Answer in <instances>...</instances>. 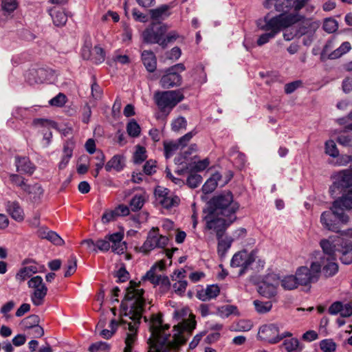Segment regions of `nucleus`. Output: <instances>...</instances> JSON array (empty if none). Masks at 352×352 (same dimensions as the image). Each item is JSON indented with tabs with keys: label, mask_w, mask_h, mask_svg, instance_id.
<instances>
[{
	"label": "nucleus",
	"mask_w": 352,
	"mask_h": 352,
	"mask_svg": "<svg viewBox=\"0 0 352 352\" xmlns=\"http://www.w3.org/2000/svg\"><path fill=\"white\" fill-rule=\"evenodd\" d=\"M126 131L130 136L135 138L140 135V127L135 120H132L127 124Z\"/></svg>",
	"instance_id": "nucleus-44"
},
{
	"label": "nucleus",
	"mask_w": 352,
	"mask_h": 352,
	"mask_svg": "<svg viewBox=\"0 0 352 352\" xmlns=\"http://www.w3.org/2000/svg\"><path fill=\"white\" fill-rule=\"evenodd\" d=\"M96 159L97 160L98 162L96 164L95 173L94 175L95 177H96L98 175L100 170L104 166L105 156L102 152L98 151L96 153Z\"/></svg>",
	"instance_id": "nucleus-54"
},
{
	"label": "nucleus",
	"mask_w": 352,
	"mask_h": 352,
	"mask_svg": "<svg viewBox=\"0 0 352 352\" xmlns=\"http://www.w3.org/2000/svg\"><path fill=\"white\" fill-rule=\"evenodd\" d=\"M328 257H320V263L322 265V274L324 278H327L335 276L338 272V265L335 262L331 256L327 255Z\"/></svg>",
	"instance_id": "nucleus-20"
},
{
	"label": "nucleus",
	"mask_w": 352,
	"mask_h": 352,
	"mask_svg": "<svg viewBox=\"0 0 352 352\" xmlns=\"http://www.w3.org/2000/svg\"><path fill=\"white\" fill-rule=\"evenodd\" d=\"M124 166V162L123 157L120 155H116L108 161L104 168L107 172H110L112 169L120 172L123 169Z\"/></svg>",
	"instance_id": "nucleus-30"
},
{
	"label": "nucleus",
	"mask_w": 352,
	"mask_h": 352,
	"mask_svg": "<svg viewBox=\"0 0 352 352\" xmlns=\"http://www.w3.org/2000/svg\"><path fill=\"white\" fill-rule=\"evenodd\" d=\"M336 40V38L334 36L327 40L320 52V59L321 61H326L328 59H337L351 50V43L345 41L339 47L329 52L334 47Z\"/></svg>",
	"instance_id": "nucleus-11"
},
{
	"label": "nucleus",
	"mask_w": 352,
	"mask_h": 352,
	"mask_svg": "<svg viewBox=\"0 0 352 352\" xmlns=\"http://www.w3.org/2000/svg\"><path fill=\"white\" fill-rule=\"evenodd\" d=\"M38 237L46 239L55 245L60 246L65 243L64 240L54 231L46 227H41L37 230Z\"/></svg>",
	"instance_id": "nucleus-21"
},
{
	"label": "nucleus",
	"mask_w": 352,
	"mask_h": 352,
	"mask_svg": "<svg viewBox=\"0 0 352 352\" xmlns=\"http://www.w3.org/2000/svg\"><path fill=\"white\" fill-rule=\"evenodd\" d=\"M109 349V345L106 342H97L90 345L89 352L104 351Z\"/></svg>",
	"instance_id": "nucleus-53"
},
{
	"label": "nucleus",
	"mask_w": 352,
	"mask_h": 352,
	"mask_svg": "<svg viewBox=\"0 0 352 352\" xmlns=\"http://www.w3.org/2000/svg\"><path fill=\"white\" fill-rule=\"evenodd\" d=\"M322 274V265L320 261L312 262L309 267V284L318 282Z\"/></svg>",
	"instance_id": "nucleus-35"
},
{
	"label": "nucleus",
	"mask_w": 352,
	"mask_h": 352,
	"mask_svg": "<svg viewBox=\"0 0 352 352\" xmlns=\"http://www.w3.org/2000/svg\"><path fill=\"white\" fill-rule=\"evenodd\" d=\"M144 292L142 289L138 288L136 283L130 281L124 299L121 302L120 325L129 331L125 339V347L132 349V344L136 340L145 304Z\"/></svg>",
	"instance_id": "nucleus-3"
},
{
	"label": "nucleus",
	"mask_w": 352,
	"mask_h": 352,
	"mask_svg": "<svg viewBox=\"0 0 352 352\" xmlns=\"http://www.w3.org/2000/svg\"><path fill=\"white\" fill-rule=\"evenodd\" d=\"M10 178L12 183H13L16 186L20 187L23 190H25V187H26L28 185L25 183V178L19 175L12 174L10 176Z\"/></svg>",
	"instance_id": "nucleus-56"
},
{
	"label": "nucleus",
	"mask_w": 352,
	"mask_h": 352,
	"mask_svg": "<svg viewBox=\"0 0 352 352\" xmlns=\"http://www.w3.org/2000/svg\"><path fill=\"white\" fill-rule=\"evenodd\" d=\"M146 157L145 148L141 146H138L133 155L134 163L140 164L146 159Z\"/></svg>",
	"instance_id": "nucleus-48"
},
{
	"label": "nucleus",
	"mask_w": 352,
	"mask_h": 352,
	"mask_svg": "<svg viewBox=\"0 0 352 352\" xmlns=\"http://www.w3.org/2000/svg\"><path fill=\"white\" fill-rule=\"evenodd\" d=\"M196 321L195 320H187L184 322L181 325L178 327L177 332L174 334H179L183 338H185L186 342L188 340V337L192 334V331L195 329Z\"/></svg>",
	"instance_id": "nucleus-27"
},
{
	"label": "nucleus",
	"mask_w": 352,
	"mask_h": 352,
	"mask_svg": "<svg viewBox=\"0 0 352 352\" xmlns=\"http://www.w3.org/2000/svg\"><path fill=\"white\" fill-rule=\"evenodd\" d=\"M282 346L287 352H301L304 346L296 338L287 337L284 338Z\"/></svg>",
	"instance_id": "nucleus-26"
},
{
	"label": "nucleus",
	"mask_w": 352,
	"mask_h": 352,
	"mask_svg": "<svg viewBox=\"0 0 352 352\" xmlns=\"http://www.w3.org/2000/svg\"><path fill=\"white\" fill-rule=\"evenodd\" d=\"M220 294V288L217 285H210L205 289L197 291V297L202 301H207L217 298Z\"/></svg>",
	"instance_id": "nucleus-23"
},
{
	"label": "nucleus",
	"mask_w": 352,
	"mask_h": 352,
	"mask_svg": "<svg viewBox=\"0 0 352 352\" xmlns=\"http://www.w3.org/2000/svg\"><path fill=\"white\" fill-rule=\"evenodd\" d=\"M1 6L3 16L8 19L12 17V13L18 8L19 2L17 0H1Z\"/></svg>",
	"instance_id": "nucleus-29"
},
{
	"label": "nucleus",
	"mask_w": 352,
	"mask_h": 352,
	"mask_svg": "<svg viewBox=\"0 0 352 352\" xmlns=\"http://www.w3.org/2000/svg\"><path fill=\"white\" fill-rule=\"evenodd\" d=\"M218 240L217 253L221 258L225 257L227 252L230 248L233 239L230 236H220Z\"/></svg>",
	"instance_id": "nucleus-33"
},
{
	"label": "nucleus",
	"mask_w": 352,
	"mask_h": 352,
	"mask_svg": "<svg viewBox=\"0 0 352 352\" xmlns=\"http://www.w3.org/2000/svg\"><path fill=\"white\" fill-rule=\"evenodd\" d=\"M104 59L105 52L104 50L98 45L95 46L91 52V60L96 64H99L102 63Z\"/></svg>",
	"instance_id": "nucleus-41"
},
{
	"label": "nucleus",
	"mask_w": 352,
	"mask_h": 352,
	"mask_svg": "<svg viewBox=\"0 0 352 352\" xmlns=\"http://www.w3.org/2000/svg\"><path fill=\"white\" fill-rule=\"evenodd\" d=\"M258 292L263 296L270 298L276 294L277 289L274 286L270 285L263 280L258 286Z\"/></svg>",
	"instance_id": "nucleus-37"
},
{
	"label": "nucleus",
	"mask_w": 352,
	"mask_h": 352,
	"mask_svg": "<svg viewBox=\"0 0 352 352\" xmlns=\"http://www.w3.org/2000/svg\"><path fill=\"white\" fill-rule=\"evenodd\" d=\"M186 120L184 117H179L172 122V130L174 131H178L182 129H186Z\"/></svg>",
	"instance_id": "nucleus-57"
},
{
	"label": "nucleus",
	"mask_w": 352,
	"mask_h": 352,
	"mask_svg": "<svg viewBox=\"0 0 352 352\" xmlns=\"http://www.w3.org/2000/svg\"><path fill=\"white\" fill-rule=\"evenodd\" d=\"M6 208L8 213L16 221H22L24 219V212L18 201H8Z\"/></svg>",
	"instance_id": "nucleus-24"
},
{
	"label": "nucleus",
	"mask_w": 352,
	"mask_h": 352,
	"mask_svg": "<svg viewBox=\"0 0 352 352\" xmlns=\"http://www.w3.org/2000/svg\"><path fill=\"white\" fill-rule=\"evenodd\" d=\"M307 3L308 0H264L263 5L265 8L274 10L280 14L273 17H270L267 14L257 21L258 28L266 32L258 37L257 45L262 46L283 30L298 22L304 21L305 16L299 11Z\"/></svg>",
	"instance_id": "nucleus-1"
},
{
	"label": "nucleus",
	"mask_w": 352,
	"mask_h": 352,
	"mask_svg": "<svg viewBox=\"0 0 352 352\" xmlns=\"http://www.w3.org/2000/svg\"><path fill=\"white\" fill-rule=\"evenodd\" d=\"M179 37L176 31L170 32L166 36H164L162 41V48H166L168 43H173Z\"/></svg>",
	"instance_id": "nucleus-55"
},
{
	"label": "nucleus",
	"mask_w": 352,
	"mask_h": 352,
	"mask_svg": "<svg viewBox=\"0 0 352 352\" xmlns=\"http://www.w3.org/2000/svg\"><path fill=\"white\" fill-rule=\"evenodd\" d=\"M256 311L259 314H265L270 311L272 307L271 301L263 302L258 300H255L253 302Z\"/></svg>",
	"instance_id": "nucleus-42"
},
{
	"label": "nucleus",
	"mask_w": 352,
	"mask_h": 352,
	"mask_svg": "<svg viewBox=\"0 0 352 352\" xmlns=\"http://www.w3.org/2000/svg\"><path fill=\"white\" fill-rule=\"evenodd\" d=\"M217 186V183H215L214 181H212V179L209 178L203 185L202 191L205 194H208L214 190Z\"/></svg>",
	"instance_id": "nucleus-62"
},
{
	"label": "nucleus",
	"mask_w": 352,
	"mask_h": 352,
	"mask_svg": "<svg viewBox=\"0 0 352 352\" xmlns=\"http://www.w3.org/2000/svg\"><path fill=\"white\" fill-rule=\"evenodd\" d=\"M252 327V323L250 320H240L230 327V331L236 332L248 331Z\"/></svg>",
	"instance_id": "nucleus-39"
},
{
	"label": "nucleus",
	"mask_w": 352,
	"mask_h": 352,
	"mask_svg": "<svg viewBox=\"0 0 352 352\" xmlns=\"http://www.w3.org/2000/svg\"><path fill=\"white\" fill-rule=\"evenodd\" d=\"M155 266H153L142 277V279L148 280L153 285L156 284L159 276L155 275Z\"/></svg>",
	"instance_id": "nucleus-61"
},
{
	"label": "nucleus",
	"mask_w": 352,
	"mask_h": 352,
	"mask_svg": "<svg viewBox=\"0 0 352 352\" xmlns=\"http://www.w3.org/2000/svg\"><path fill=\"white\" fill-rule=\"evenodd\" d=\"M120 325V320L119 321H117L115 319H113L111 320L109 327L111 330L109 329H102L100 332V335L105 338V339H109L111 338L114 333L116 331L118 327Z\"/></svg>",
	"instance_id": "nucleus-40"
},
{
	"label": "nucleus",
	"mask_w": 352,
	"mask_h": 352,
	"mask_svg": "<svg viewBox=\"0 0 352 352\" xmlns=\"http://www.w3.org/2000/svg\"><path fill=\"white\" fill-rule=\"evenodd\" d=\"M320 347L323 352H334L336 344L331 339H324L320 341Z\"/></svg>",
	"instance_id": "nucleus-46"
},
{
	"label": "nucleus",
	"mask_w": 352,
	"mask_h": 352,
	"mask_svg": "<svg viewBox=\"0 0 352 352\" xmlns=\"http://www.w3.org/2000/svg\"><path fill=\"white\" fill-rule=\"evenodd\" d=\"M239 209V204L234 200L232 193L230 191H224L209 201L207 211L236 220V213Z\"/></svg>",
	"instance_id": "nucleus-5"
},
{
	"label": "nucleus",
	"mask_w": 352,
	"mask_h": 352,
	"mask_svg": "<svg viewBox=\"0 0 352 352\" xmlns=\"http://www.w3.org/2000/svg\"><path fill=\"white\" fill-rule=\"evenodd\" d=\"M169 190L161 186H157L155 190V195L158 202L169 195Z\"/></svg>",
	"instance_id": "nucleus-64"
},
{
	"label": "nucleus",
	"mask_w": 352,
	"mask_h": 352,
	"mask_svg": "<svg viewBox=\"0 0 352 352\" xmlns=\"http://www.w3.org/2000/svg\"><path fill=\"white\" fill-rule=\"evenodd\" d=\"M77 267V260L75 256L72 255L67 261V270L64 274L65 277H69L73 274Z\"/></svg>",
	"instance_id": "nucleus-47"
},
{
	"label": "nucleus",
	"mask_w": 352,
	"mask_h": 352,
	"mask_svg": "<svg viewBox=\"0 0 352 352\" xmlns=\"http://www.w3.org/2000/svg\"><path fill=\"white\" fill-rule=\"evenodd\" d=\"M188 283L184 280H179L177 283L173 285V287L176 294L182 295L186 289Z\"/></svg>",
	"instance_id": "nucleus-59"
},
{
	"label": "nucleus",
	"mask_w": 352,
	"mask_h": 352,
	"mask_svg": "<svg viewBox=\"0 0 352 352\" xmlns=\"http://www.w3.org/2000/svg\"><path fill=\"white\" fill-rule=\"evenodd\" d=\"M146 200L145 193L135 194L129 202L130 209L133 212H137L142 209Z\"/></svg>",
	"instance_id": "nucleus-34"
},
{
	"label": "nucleus",
	"mask_w": 352,
	"mask_h": 352,
	"mask_svg": "<svg viewBox=\"0 0 352 352\" xmlns=\"http://www.w3.org/2000/svg\"><path fill=\"white\" fill-rule=\"evenodd\" d=\"M256 258V251L252 250L250 253L246 251H241L234 254L230 265L232 267H241L239 274L241 276L245 273Z\"/></svg>",
	"instance_id": "nucleus-16"
},
{
	"label": "nucleus",
	"mask_w": 352,
	"mask_h": 352,
	"mask_svg": "<svg viewBox=\"0 0 352 352\" xmlns=\"http://www.w3.org/2000/svg\"><path fill=\"white\" fill-rule=\"evenodd\" d=\"M168 328L169 325L163 326L161 314L152 316L149 327L151 337L148 340V352H170V349L178 348L186 343L185 338L179 334H176L170 340V334L165 331V329Z\"/></svg>",
	"instance_id": "nucleus-4"
},
{
	"label": "nucleus",
	"mask_w": 352,
	"mask_h": 352,
	"mask_svg": "<svg viewBox=\"0 0 352 352\" xmlns=\"http://www.w3.org/2000/svg\"><path fill=\"white\" fill-rule=\"evenodd\" d=\"M142 61L148 72H153L157 67V58L151 50H144L142 52Z\"/></svg>",
	"instance_id": "nucleus-25"
},
{
	"label": "nucleus",
	"mask_w": 352,
	"mask_h": 352,
	"mask_svg": "<svg viewBox=\"0 0 352 352\" xmlns=\"http://www.w3.org/2000/svg\"><path fill=\"white\" fill-rule=\"evenodd\" d=\"M320 221L325 228L339 234L320 241V245L324 254L336 260V254L339 253L340 260L343 264L352 263V241L344 238L346 236L352 239V228L341 230L340 225L342 223L338 219H335L329 211L322 213Z\"/></svg>",
	"instance_id": "nucleus-2"
},
{
	"label": "nucleus",
	"mask_w": 352,
	"mask_h": 352,
	"mask_svg": "<svg viewBox=\"0 0 352 352\" xmlns=\"http://www.w3.org/2000/svg\"><path fill=\"white\" fill-rule=\"evenodd\" d=\"M263 281L270 285L274 286L275 289H277L280 284V276L274 273L268 274L265 276Z\"/></svg>",
	"instance_id": "nucleus-50"
},
{
	"label": "nucleus",
	"mask_w": 352,
	"mask_h": 352,
	"mask_svg": "<svg viewBox=\"0 0 352 352\" xmlns=\"http://www.w3.org/2000/svg\"><path fill=\"white\" fill-rule=\"evenodd\" d=\"M325 153L333 157L338 156L339 151L334 141L328 140L326 142Z\"/></svg>",
	"instance_id": "nucleus-51"
},
{
	"label": "nucleus",
	"mask_w": 352,
	"mask_h": 352,
	"mask_svg": "<svg viewBox=\"0 0 352 352\" xmlns=\"http://www.w3.org/2000/svg\"><path fill=\"white\" fill-rule=\"evenodd\" d=\"M179 202V198L177 196L171 197L167 195L166 197L163 198L159 202L164 208H170L173 206H177Z\"/></svg>",
	"instance_id": "nucleus-43"
},
{
	"label": "nucleus",
	"mask_w": 352,
	"mask_h": 352,
	"mask_svg": "<svg viewBox=\"0 0 352 352\" xmlns=\"http://www.w3.org/2000/svg\"><path fill=\"white\" fill-rule=\"evenodd\" d=\"M50 16L56 26H63L67 21V15L61 10H52Z\"/></svg>",
	"instance_id": "nucleus-38"
},
{
	"label": "nucleus",
	"mask_w": 352,
	"mask_h": 352,
	"mask_svg": "<svg viewBox=\"0 0 352 352\" xmlns=\"http://www.w3.org/2000/svg\"><path fill=\"white\" fill-rule=\"evenodd\" d=\"M204 219L206 221V228L214 230L217 238L223 236L226 229L235 221L210 211H208V214Z\"/></svg>",
	"instance_id": "nucleus-8"
},
{
	"label": "nucleus",
	"mask_w": 352,
	"mask_h": 352,
	"mask_svg": "<svg viewBox=\"0 0 352 352\" xmlns=\"http://www.w3.org/2000/svg\"><path fill=\"white\" fill-rule=\"evenodd\" d=\"M24 191L30 195V199L34 202L39 201L43 194V189L38 184H34L33 185L28 184L27 186L25 187Z\"/></svg>",
	"instance_id": "nucleus-31"
},
{
	"label": "nucleus",
	"mask_w": 352,
	"mask_h": 352,
	"mask_svg": "<svg viewBox=\"0 0 352 352\" xmlns=\"http://www.w3.org/2000/svg\"><path fill=\"white\" fill-rule=\"evenodd\" d=\"M168 241V236L160 234L157 227H153L148 232L146 241L140 248V252L147 254L155 248H164Z\"/></svg>",
	"instance_id": "nucleus-9"
},
{
	"label": "nucleus",
	"mask_w": 352,
	"mask_h": 352,
	"mask_svg": "<svg viewBox=\"0 0 352 352\" xmlns=\"http://www.w3.org/2000/svg\"><path fill=\"white\" fill-rule=\"evenodd\" d=\"M339 23L337 20L333 17L324 19L322 23V30L327 34H333L338 30Z\"/></svg>",
	"instance_id": "nucleus-36"
},
{
	"label": "nucleus",
	"mask_w": 352,
	"mask_h": 352,
	"mask_svg": "<svg viewBox=\"0 0 352 352\" xmlns=\"http://www.w3.org/2000/svg\"><path fill=\"white\" fill-rule=\"evenodd\" d=\"M169 9L170 7L168 5H162L155 9L150 10L149 13L154 21L164 20L170 15Z\"/></svg>",
	"instance_id": "nucleus-32"
},
{
	"label": "nucleus",
	"mask_w": 352,
	"mask_h": 352,
	"mask_svg": "<svg viewBox=\"0 0 352 352\" xmlns=\"http://www.w3.org/2000/svg\"><path fill=\"white\" fill-rule=\"evenodd\" d=\"M66 102V96L63 94H58L50 100V104L52 106L62 107Z\"/></svg>",
	"instance_id": "nucleus-60"
},
{
	"label": "nucleus",
	"mask_w": 352,
	"mask_h": 352,
	"mask_svg": "<svg viewBox=\"0 0 352 352\" xmlns=\"http://www.w3.org/2000/svg\"><path fill=\"white\" fill-rule=\"evenodd\" d=\"M292 336V333L289 331L280 333L279 326L274 323L262 325L257 335L258 339L272 344L278 343L284 338Z\"/></svg>",
	"instance_id": "nucleus-7"
},
{
	"label": "nucleus",
	"mask_w": 352,
	"mask_h": 352,
	"mask_svg": "<svg viewBox=\"0 0 352 352\" xmlns=\"http://www.w3.org/2000/svg\"><path fill=\"white\" fill-rule=\"evenodd\" d=\"M46 76L47 71L43 68L31 69L25 74V79L31 85L43 82Z\"/></svg>",
	"instance_id": "nucleus-22"
},
{
	"label": "nucleus",
	"mask_w": 352,
	"mask_h": 352,
	"mask_svg": "<svg viewBox=\"0 0 352 352\" xmlns=\"http://www.w3.org/2000/svg\"><path fill=\"white\" fill-rule=\"evenodd\" d=\"M28 287L34 289L31 300L34 305L39 306L43 304V300L47 295V288L40 276L32 277L28 283Z\"/></svg>",
	"instance_id": "nucleus-17"
},
{
	"label": "nucleus",
	"mask_w": 352,
	"mask_h": 352,
	"mask_svg": "<svg viewBox=\"0 0 352 352\" xmlns=\"http://www.w3.org/2000/svg\"><path fill=\"white\" fill-rule=\"evenodd\" d=\"M91 88L92 97L96 100L100 99L102 96L103 91L102 88L99 86V85L97 84L96 82H94L91 84Z\"/></svg>",
	"instance_id": "nucleus-63"
},
{
	"label": "nucleus",
	"mask_w": 352,
	"mask_h": 352,
	"mask_svg": "<svg viewBox=\"0 0 352 352\" xmlns=\"http://www.w3.org/2000/svg\"><path fill=\"white\" fill-rule=\"evenodd\" d=\"M39 323V317L36 315H31L21 321V324L25 329H31Z\"/></svg>",
	"instance_id": "nucleus-45"
},
{
	"label": "nucleus",
	"mask_w": 352,
	"mask_h": 352,
	"mask_svg": "<svg viewBox=\"0 0 352 352\" xmlns=\"http://www.w3.org/2000/svg\"><path fill=\"white\" fill-rule=\"evenodd\" d=\"M184 98L182 89L174 91H156L154 100L162 111L171 110Z\"/></svg>",
	"instance_id": "nucleus-6"
},
{
	"label": "nucleus",
	"mask_w": 352,
	"mask_h": 352,
	"mask_svg": "<svg viewBox=\"0 0 352 352\" xmlns=\"http://www.w3.org/2000/svg\"><path fill=\"white\" fill-rule=\"evenodd\" d=\"M202 182V177L197 173H191L187 178L186 184L191 188H197Z\"/></svg>",
	"instance_id": "nucleus-49"
},
{
	"label": "nucleus",
	"mask_w": 352,
	"mask_h": 352,
	"mask_svg": "<svg viewBox=\"0 0 352 352\" xmlns=\"http://www.w3.org/2000/svg\"><path fill=\"white\" fill-rule=\"evenodd\" d=\"M308 283V267L302 266L298 268L296 275L286 276L280 278V285L284 289L292 290L298 285H306Z\"/></svg>",
	"instance_id": "nucleus-15"
},
{
	"label": "nucleus",
	"mask_w": 352,
	"mask_h": 352,
	"mask_svg": "<svg viewBox=\"0 0 352 352\" xmlns=\"http://www.w3.org/2000/svg\"><path fill=\"white\" fill-rule=\"evenodd\" d=\"M352 185V171L350 170H344L338 173L335 177V181L330 188L331 191L334 189H346Z\"/></svg>",
	"instance_id": "nucleus-19"
},
{
	"label": "nucleus",
	"mask_w": 352,
	"mask_h": 352,
	"mask_svg": "<svg viewBox=\"0 0 352 352\" xmlns=\"http://www.w3.org/2000/svg\"><path fill=\"white\" fill-rule=\"evenodd\" d=\"M169 29L165 23H153L142 32L144 42L149 44H158L162 45L163 37Z\"/></svg>",
	"instance_id": "nucleus-13"
},
{
	"label": "nucleus",
	"mask_w": 352,
	"mask_h": 352,
	"mask_svg": "<svg viewBox=\"0 0 352 352\" xmlns=\"http://www.w3.org/2000/svg\"><path fill=\"white\" fill-rule=\"evenodd\" d=\"M352 211V197L345 192L341 197L335 200L329 211L335 219H338L344 225L349 221V216L344 212V210Z\"/></svg>",
	"instance_id": "nucleus-12"
},
{
	"label": "nucleus",
	"mask_w": 352,
	"mask_h": 352,
	"mask_svg": "<svg viewBox=\"0 0 352 352\" xmlns=\"http://www.w3.org/2000/svg\"><path fill=\"white\" fill-rule=\"evenodd\" d=\"M16 166L18 172L32 174L34 166L27 157H16Z\"/></svg>",
	"instance_id": "nucleus-28"
},
{
	"label": "nucleus",
	"mask_w": 352,
	"mask_h": 352,
	"mask_svg": "<svg viewBox=\"0 0 352 352\" xmlns=\"http://www.w3.org/2000/svg\"><path fill=\"white\" fill-rule=\"evenodd\" d=\"M164 154L166 158H169L173 155V153L177 151L180 146L179 144L175 142H164Z\"/></svg>",
	"instance_id": "nucleus-52"
},
{
	"label": "nucleus",
	"mask_w": 352,
	"mask_h": 352,
	"mask_svg": "<svg viewBox=\"0 0 352 352\" xmlns=\"http://www.w3.org/2000/svg\"><path fill=\"white\" fill-rule=\"evenodd\" d=\"M123 234L116 232L112 234L107 235L104 239H99L96 241V250H99L106 252L111 248L113 252L117 254H122L126 248L124 243H122Z\"/></svg>",
	"instance_id": "nucleus-10"
},
{
	"label": "nucleus",
	"mask_w": 352,
	"mask_h": 352,
	"mask_svg": "<svg viewBox=\"0 0 352 352\" xmlns=\"http://www.w3.org/2000/svg\"><path fill=\"white\" fill-rule=\"evenodd\" d=\"M129 208L124 204L118 205L113 210H106L103 213L101 221L104 224L114 221L119 217L127 216L129 214Z\"/></svg>",
	"instance_id": "nucleus-18"
},
{
	"label": "nucleus",
	"mask_w": 352,
	"mask_h": 352,
	"mask_svg": "<svg viewBox=\"0 0 352 352\" xmlns=\"http://www.w3.org/2000/svg\"><path fill=\"white\" fill-rule=\"evenodd\" d=\"M160 285L162 287L163 292H166L169 289L170 286V283L169 280V278L166 276H161L160 275L158 276L157 280L156 282V284L155 285Z\"/></svg>",
	"instance_id": "nucleus-58"
},
{
	"label": "nucleus",
	"mask_w": 352,
	"mask_h": 352,
	"mask_svg": "<svg viewBox=\"0 0 352 352\" xmlns=\"http://www.w3.org/2000/svg\"><path fill=\"white\" fill-rule=\"evenodd\" d=\"M186 69L183 63L176 64L166 70V74L160 79L161 87L164 89H169L178 87L182 84V77L179 72Z\"/></svg>",
	"instance_id": "nucleus-14"
}]
</instances>
